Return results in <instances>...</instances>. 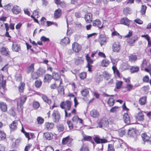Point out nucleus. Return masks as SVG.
I'll return each instance as SVG.
<instances>
[{"label":"nucleus","instance_id":"obj_1","mask_svg":"<svg viewBox=\"0 0 151 151\" xmlns=\"http://www.w3.org/2000/svg\"><path fill=\"white\" fill-rule=\"evenodd\" d=\"M52 117L54 122L58 123L60 119L59 113L57 110H54L52 114Z\"/></svg>","mask_w":151,"mask_h":151},{"label":"nucleus","instance_id":"obj_2","mask_svg":"<svg viewBox=\"0 0 151 151\" xmlns=\"http://www.w3.org/2000/svg\"><path fill=\"white\" fill-rule=\"evenodd\" d=\"M27 99V97L26 96H24L22 97L21 98L20 102H17V106L18 107H19L21 110H22L23 109V105Z\"/></svg>","mask_w":151,"mask_h":151},{"label":"nucleus","instance_id":"obj_3","mask_svg":"<svg viewBox=\"0 0 151 151\" xmlns=\"http://www.w3.org/2000/svg\"><path fill=\"white\" fill-rule=\"evenodd\" d=\"M107 39L104 34H100L99 36V41L101 46L106 43L107 42Z\"/></svg>","mask_w":151,"mask_h":151},{"label":"nucleus","instance_id":"obj_4","mask_svg":"<svg viewBox=\"0 0 151 151\" xmlns=\"http://www.w3.org/2000/svg\"><path fill=\"white\" fill-rule=\"evenodd\" d=\"M93 139L97 144L105 143L107 142V139H105L100 138L99 136H96L93 138Z\"/></svg>","mask_w":151,"mask_h":151},{"label":"nucleus","instance_id":"obj_5","mask_svg":"<svg viewBox=\"0 0 151 151\" xmlns=\"http://www.w3.org/2000/svg\"><path fill=\"white\" fill-rule=\"evenodd\" d=\"M73 50L76 52H78L81 50V46L77 43H74L72 45Z\"/></svg>","mask_w":151,"mask_h":151},{"label":"nucleus","instance_id":"obj_6","mask_svg":"<svg viewBox=\"0 0 151 151\" xmlns=\"http://www.w3.org/2000/svg\"><path fill=\"white\" fill-rule=\"evenodd\" d=\"M109 122L108 119L105 118H103L99 123V126L100 127H106L108 125Z\"/></svg>","mask_w":151,"mask_h":151},{"label":"nucleus","instance_id":"obj_7","mask_svg":"<svg viewBox=\"0 0 151 151\" xmlns=\"http://www.w3.org/2000/svg\"><path fill=\"white\" fill-rule=\"evenodd\" d=\"M85 19L87 23H90L92 21V14L91 13H88L85 16Z\"/></svg>","mask_w":151,"mask_h":151},{"label":"nucleus","instance_id":"obj_8","mask_svg":"<svg viewBox=\"0 0 151 151\" xmlns=\"http://www.w3.org/2000/svg\"><path fill=\"white\" fill-rule=\"evenodd\" d=\"M17 121H13L11 124L9 125L10 131L12 132L16 130L17 128Z\"/></svg>","mask_w":151,"mask_h":151},{"label":"nucleus","instance_id":"obj_9","mask_svg":"<svg viewBox=\"0 0 151 151\" xmlns=\"http://www.w3.org/2000/svg\"><path fill=\"white\" fill-rule=\"evenodd\" d=\"M123 119L126 124H129L130 123V117L128 114L125 113L123 116Z\"/></svg>","mask_w":151,"mask_h":151},{"label":"nucleus","instance_id":"obj_10","mask_svg":"<svg viewBox=\"0 0 151 151\" xmlns=\"http://www.w3.org/2000/svg\"><path fill=\"white\" fill-rule=\"evenodd\" d=\"M130 22L131 21L128 19L127 17L122 18L120 21L121 24L128 26L130 24Z\"/></svg>","mask_w":151,"mask_h":151},{"label":"nucleus","instance_id":"obj_11","mask_svg":"<svg viewBox=\"0 0 151 151\" xmlns=\"http://www.w3.org/2000/svg\"><path fill=\"white\" fill-rule=\"evenodd\" d=\"M12 12L14 14H18L21 12V9L20 7L17 5L14 6L12 9Z\"/></svg>","mask_w":151,"mask_h":151},{"label":"nucleus","instance_id":"obj_12","mask_svg":"<svg viewBox=\"0 0 151 151\" xmlns=\"http://www.w3.org/2000/svg\"><path fill=\"white\" fill-rule=\"evenodd\" d=\"M7 106L6 104L4 102H0V109L1 111L4 112H5L7 111Z\"/></svg>","mask_w":151,"mask_h":151},{"label":"nucleus","instance_id":"obj_13","mask_svg":"<svg viewBox=\"0 0 151 151\" xmlns=\"http://www.w3.org/2000/svg\"><path fill=\"white\" fill-rule=\"evenodd\" d=\"M113 50L114 52H118L120 50V47L119 42H115L113 45Z\"/></svg>","mask_w":151,"mask_h":151},{"label":"nucleus","instance_id":"obj_14","mask_svg":"<svg viewBox=\"0 0 151 151\" xmlns=\"http://www.w3.org/2000/svg\"><path fill=\"white\" fill-rule=\"evenodd\" d=\"M12 48L13 51L17 52L19 51L21 49L20 45L16 42L13 43Z\"/></svg>","mask_w":151,"mask_h":151},{"label":"nucleus","instance_id":"obj_15","mask_svg":"<svg viewBox=\"0 0 151 151\" xmlns=\"http://www.w3.org/2000/svg\"><path fill=\"white\" fill-rule=\"evenodd\" d=\"M147 61L146 59L143 60L141 65L142 70H145L146 71L149 72V70L146 68Z\"/></svg>","mask_w":151,"mask_h":151},{"label":"nucleus","instance_id":"obj_16","mask_svg":"<svg viewBox=\"0 0 151 151\" xmlns=\"http://www.w3.org/2000/svg\"><path fill=\"white\" fill-rule=\"evenodd\" d=\"M101 24V22L98 19H96L94 20L93 22V25L94 26H96L99 28L101 29L102 28L103 25L100 26Z\"/></svg>","mask_w":151,"mask_h":151},{"label":"nucleus","instance_id":"obj_17","mask_svg":"<svg viewBox=\"0 0 151 151\" xmlns=\"http://www.w3.org/2000/svg\"><path fill=\"white\" fill-rule=\"evenodd\" d=\"M62 11L60 9L55 10L54 13V17L55 19L59 18L61 15Z\"/></svg>","mask_w":151,"mask_h":151},{"label":"nucleus","instance_id":"obj_18","mask_svg":"<svg viewBox=\"0 0 151 151\" xmlns=\"http://www.w3.org/2000/svg\"><path fill=\"white\" fill-rule=\"evenodd\" d=\"M45 126L47 130H50L52 129L54 126V124L52 123L46 122L45 124Z\"/></svg>","mask_w":151,"mask_h":151},{"label":"nucleus","instance_id":"obj_19","mask_svg":"<svg viewBox=\"0 0 151 151\" xmlns=\"http://www.w3.org/2000/svg\"><path fill=\"white\" fill-rule=\"evenodd\" d=\"M90 114L91 116L96 118L98 117L99 116V114L96 110H93L90 112Z\"/></svg>","mask_w":151,"mask_h":151},{"label":"nucleus","instance_id":"obj_20","mask_svg":"<svg viewBox=\"0 0 151 151\" xmlns=\"http://www.w3.org/2000/svg\"><path fill=\"white\" fill-rule=\"evenodd\" d=\"M52 78V77L51 75L48 74H46L44 76V82L49 83Z\"/></svg>","mask_w":151,"mask_h":151},{"label":"nucleus","instance_id":"obj_21","mask_svg":"<svg viewBox=\"0 0 151 151\" xmlns=\"http://www.w3.org/2000/svg\"><path fill=\"white\" fill-rule=\"evenodd\" d=\"M110 63V61L107 59H104L101 63V65L102 67H107Z\"/></svg>","mask_w":151,"mask_h":151},{"label":"nucleus","instance_id":"obj_22","mask_svg":"<svg viewBox=\"0 0 151 151\" xmlns=\"http://www.w3.org/2000/svg\"><path fill=\"white\" fill-rule=\"evenodd\" d=\"M137 118L138 120L140 121H142L144 120V115L142 112L140 111L138 113Z\"/></svg>","mask_w":151,"mask_h":151},{"label":"nucleus","instance_id":"obj_23","mask_svg":"<svg viewBox=\"0 0 151 151\" xmlns=\"http://www.w3.org/2000/svg\"><path fill=\"white\" fill-rule=\"evenodd\" d=\"M7 49L4 47H2L1 49V52L2 55L7 56L9 55V52L7 50Z\"/></svg>","mask_w":151,"mask_h":151},{"label":"nucleus","instance_id":"obj_24","mask_svg":"<svg viewBox=\"0 0 151 151\" xmlns=\"http://www.w3.org/2000/svg\"><path fill=\"white\" fill-rule=\"evenodd\" d=\"M132 12L131 9L129 7H126L123 10V13L126 15L130 14Z\"/></svg>","mask_w":151,"mask_h":151},{"label":"nucleus","instance_id":"obj_25","mask_svg":"<svg viewBox=\"0 0 151 151\" xmlns=\"http://www.w3.org/2000/svg\"><path fill=\"white\" fill-rule=\"evenodd\" d=\"M34 63H32L27 68L26 70V72L27 73H29L31 72H33L34 70Z\"/></svg>","mask_w":151,"mask_h":151},{"label":"nucleus","instance_id":"obj_26","mask_svg":"<svg viewBox=\"0 0 151 151\" xmlns=\"http://www.w3.org/2000/svg\"><path fill=\"white\" fill-rule=\"evenodd\" d=\"M52 74V78L55 80L61 79L60 78V75L59 73H53Z\"/></svg>","mask_w":151,"mask_h":151},{"label":"nucleus","instance_id":"obj_27","mask_svg":"<svg viewBox=\"0 0 151 151\" xmlns=\"http://www.w3.org/2000/svg\"><path fill=\"white\" fill-rule=\"evenodd\" d=\"M147 98L146 96H143L139 100V103L141 105H144L145 104Z\"/></svg>","mask_w":151,"mask_h":151},{"label":"nucleus","instance_id":"obj_28","mask_svg":"<svg viewBox=\"0 0 151 151\" xmlns=\"http://www.w3.org/2000/svg\"><path fill=\"white\" fill-rule=\"evenodd\" d=\"M60 106L62 109H65V116L66 117V102L62 101L60 104Z\"/></svg>","mask_w":151,"mask_h":151},{"label":"nucleus","instance_id":"obj_29","mask_svg":"<svg viewBox=\"0 0 151 151\" xmlns=\"http://www.w3.org/2000/svg\"><path fill=\"white\" fill-rule=\"evenodd\" d=\"M24 86V83L22 82H21L20 85L18 86L19 91L20 93H22L23 92Z\"/></svg>","mask_w":151,"mask_h":151},{"label":"nucleus","instance_id":"obj_30","mask_svg":"<svg viewBox=\"0 0 151 151\" xmlns=\"http://www.w3.org/2000/svg\"><path fill=\"white\" fill-rule=\"evenodd\" d=\"M42 98L45 102L50 105L51 103V100L48 99L47 97L45 95H43Z\"/></svg>","mask_w":151,"mask_h":151},{"label":"nucleus","instance_id":"obj_31","mask_svg":"<svg viewBox=\"0 0 151 151\" xmlns=\"http://www.w3.org/2000/svg\"><path fill=\"white\" fill-rule=\"evenodd\" d=\"M115 100L113 98H110L109 99L107 103L109 105V106H112L114 104Z\"/></svg>","mask_w":151,"mask_h":151},{"label":"nucleus","instance_id":"obj_32","mask_svg":"<svg viewBox=\"0 0 151 151\" xmlns=\"http://www.w3.org/2000/svg\"><path fill=\"white\" fill-rule=\"evenodd\" d=\"M83 62V60L81 57H78L76 58L75 63L77 65Z\"/></svg>","mask_w":151,"mask_h":151},{"label":"nucleus","instance_id":"obj_33","mask_svg":"<svg viewBox=\"0 0 151 151\" xmlns=\"http://www.w3.org/2000/svg\"><path fill=\"white\" fill-rule=\"evenodd\" d=\"M14 110V108L12 107L9 110L8 112V113L10 115L13 117H14L15 116V112Z\"/></svg>","mask_w":151,"mask_h":151},{"label":"nucleus","instance_id":"obj_34","mask_svg":"<svg viewBox=\"0 0 151 151\" xmlns=\"http://www.w3.org/2000/svg\"><path fill=\"white\" fill-rule=\"evenodd\" d=\"M73 139L69 137H67V144L68 146H70L72 144V142Z\"/></svg>","mask_w":151,"mask_h":151},{"label":"nucleus","instance_id":"obj_35","mask_svg":"<svg viewBox=\"0 0 151 151\" xmlns=\"http://www.w3.org/2000/svg\"><path fill=\"white\" fill-rule=\"evenodd\" d=\"M147 8V7L145 5H142V6L141 9L140 11L142 15H144L145 14Z\"/></svg>","mask_w":151,"mask_h":151},{"label":"nucleus","instance_id":"obj_36","mask_svg":"<svg viewBox=\"0 0 151 151\" xmlns=\"http://www.w3.org/2000/svg\"><path fill=\"white\" fill-rule=\"evenodd\" d=\"M37 72L40 76L45 73V70L43 69L40 68H39Z\"/></svg>","mask_w":151,"mask_h":151},{"label":"nucleus","instance_id":"obj_37","mask_svg":"<svg viewBox=\"0 0 151 151\" xmlns=\"http://www.w3.org/2000/svg\"><path fill=\"white\" fill-rule=\"evenodd\" d=\"M32 106L35 109H37L39 107L40 105L38 101H34L33 103Z\"/></svg>","mask_w":151,"mask_h":151},{"label":"nucleus","instance_id":"obj_38","mask_svg":"<svg viewBox=\"0 0 151 151\" xmlns=\"http://www.w3.org/2000/svg\"><path fill=\"white\" fill-rule=\"evenodd\" d=\"M39 75L38 74L37 72H32L31 74V77L32 79H35L38 78L39 76Z\"/></svg>","mask_w":151,"mask_h":151},{"label":"nucleus","instance_id":"obj_39","mask_svg":"<svg viewBox=\"0 0 151 151\" xmlns=\"http://www.w3.org/2000/svg\"><path fill=\"white\" fill-rule=\"evenodd\" d=\"M86 59L88 62L87 65H91L94 61V60L91 58V57H86Z\"/></svg>","mask_w":151,"mask_h":151},{"label":"nucleus","instance_id":"obj_40","mask_svg":"<svg viewBox=\"0 0 151 151\" xmlns=\"http://www.w3.org/2000/svg\"><path fill=\"white\" fill-rule=\"evenodd\" d=\"M44 135L46 139L48 140H50L52 139L51 134L49 132H46L44 134Z\"/></svg>","mask_w":151,"mask_h":151},{"label":"nucleus","instance_id":"obj_41","mask_svg":"<svg viewBox=\"0 0 151 151\" xmlns=\"http://www.w3.org/2000/svg\"><path fill=\"white\" fill-rule=\"evenodd\" d=\"M81 93L82 96H86L88 94L89 91L86 89H84L82 90Z\"/></svg>","mask_w":151,"mask_h":151},{"label":"nucleus","instance_id":"obj_42","mask_svg":"<svg viewBox=\"0 0 151 151\" xmlns=\"http://www.w3.org/2000/svg\"><path fill=\"white\" fill-rule=\"evenodd\" d=\"M40 40L43 42H48L50 41V40L48 38H47L45 36H42L40 38Z\"/></svg>","mask_w":151,"mask_h":151},{"label":"nucleus","instance_id":"obj_43","mask_svg":"<svg viewBox=\"0 0 151 151\" xmlns=\"http://www.w3.org/2000/svg\"><path fill=\"white\" fill-rule=\"evenodd\" d=\"M119 107L118 106H114L110 110V112L111 113H114L118 111H119Z\"/></svg>","mask_w":151,"mask_h":151},{"label":"nucleus","instance_id":"obj_44","mask_svg":"<svg viewBox=\"0 0 151 151\" xmlns=\"http://www.w3.org/2000/svg\"><path fill=\"white\" fill-rule=\"evenodd\" d=\"M37 122L38 124H41L43 123L44 121V119L41 117H38L37 119Z\"/></svg>","mask_w":151,"mask_h":151},{"label":"nucleus","instance_id":"obj_45","mask_svg":"<svg viewBox=\"0 0 151 151\" xmlns=\"http://www.w3.org/2000/svg\"><path fill=\"white\" fill-rule=\"evenodd\" d=\"M141 136L144 142H145L146 141H147L149 139V137L145 133L142 134Z\"/></svg>","mask_w":151,"mask_h":151},{"label":"nucleus","instance_id":"obj_46","mask_svg":"<svg viewBox=\"0 0 151 151\" xmlns=\"http://www.w3.org/2000/svg\"><path fill=\"white\" fill-rule=\"evenodd\" d=\"M42 84V81H40L37 80L35 81V86L38 88H40Z\"/></svg>","mask_w":151,"mask_h":151},{"label":"nucleus","instance_id":"obj_47","mask_svg":"<svg viewBox=\"0 0 151 151\" xmlns=\"http://www.w3.org/2000/svg\"><path fill=\"white\" fill-rule=\"evenodd\" d=\"M122 84V81H118L116 83V88L117 89H119L121 87Z\"/></svg>","mask_w":151,"mask_h":151},{"label":"nucleus","instance_id":"obj_48","mask_svg":"<svg viewBox=\"0 0 151 151\" xmlns=\"http://www.w3.org/2000/svg\"><path fill=\"white\" fill-rule=\"evenodd\" d=\"M139 68L137 67H132L131 68V72L132 73H134L137 72Z\"/></svg>","mask_w":151,"mask_h":151},{"label":"nucleus","instance_id":"obj_49","mask_svg":"<svg viewBox=\"0 0 151 151\" xmlns=\"http://www.w3.org/2000/svg\"><path fill=\"white\" fill-rule=\"evenodd\" d=\"M135 134V132L134 129L132 128L131 129H128V134L130 136H132Z\"/></svg>","mask_w":151,"mask_h":151},{"label":"nucleus","instance_id":"obj_50","mask_svg":"<svg viewBox=\"0 0 151 151\" xmlns=\"http://www.w3.org/2000/svg\"><path fill=\"white\" fill-rule=\"evenodd\" d=\"M6 138V134L3 132L0 131V140H3Z\"/></svg>","mask_w":151,"mask_h":151},{"label":"nucleus","instance_id":"obj_51","mask_svg":"<svg viewBox=\"0 0 151 151\" xmlns=\"http://www.w3.org/2000/svg\"><path fill=\"white\" fill-rule=\"evenodd\" d=\"M55 84L57 87L60 86V85L62 83V79H59L58 80H55Z\"/></svg>","mask_w":151,"mask_h":151},{"label":"nucleus","instance_id":"obj_52","mask_svg":"<svg viewBox=\"0 0 151 151\" xmlns=\"http://www.w3.org/2000/svg\"><path fill=\"white\" fill-rule=\"evenodd\" d=\"M108 151H115L113 145L112 144H109L108 148Z\"/></svg>","mask_w":151,"mask_h":151},{"label":"nucleus","instance_id":"obj_53","mask_svg":"<svg viewBox=\"0 0 151 151\" xmlns=\"http://www.w3.org/2000/svg\"><path fill=\"white\" fill-rule=\"evenodd\" d=\"M126 88L127 89V90L129 91H131L132 88L133 87V86L131 84H128L126 86Z\"/></svg>","mask_w":151,"mask_h":151},{"label":"nucleus","instance_id":"obj_54","mask_svg":"<svg viewBox=\"0 0 151 151\" xmlns=\"http://www.w3.org/2000/svg\"><path fill=\"white\" fill-rule=\"evenodd\" d=\"M60 44L64 46H65L66 45V37H65L63 39L61 40L60 42Z\"/></svg>","mask_w":151,"mask_h":151},{"label":"nucleus","instance_id":"obj_55","mask_svg":"<svg viewBox=\"0 0 151 151\" xmlns=\"http://www.w3.org/2000/svg\"><path fill=\"white\" fill-rule=\"evenodd\" d=\"M57 128L58 130L60 132L62 131L64 129L63 125L62 124L58 125L57 126Z\"/></svg>","mask_w":151,"mask_h":151},{"label":"nucleus","instance_id":"obj_56","mask_svg":"<svg viewBox=\"0 0 151 151\" xmlns=\"http://www.w3.org/2000/svg\"><path fill=\"white\" fill-rule=\"evenodd\" d=\"M80 151H89V150L86 145H83L81 148Z\"/></svg>","mask_w":151,"mask_h":151},{"label":"nucleus","instance_id":"obj_57","mask_svg":"<svg viewBox=\"0 0 151 151\" xmlns=\"http://www.w3.org/2000/svg\"><path fill=\"white\" fill-rule=\"evenodd\" d=\"M79 76L81 79H83L85 78L86 76V73L85 72H82L80 74Z\"/></svg>","mask_w":151,"mask_h":151},{"label":"nucleus","instance_id":"obj_58","mask_svg":"<svg viewBox=\"0 0 151 151\" xmlns=\"http://www.w3.org/2000/svg\"><path fill=\"white\" fill-rule=\"evenodd\" d=\"M16 81L18 82L20 81L22 79V77L21 74H19L17 75L16 76Z\"/></svg>","mask_w":151,"mask_h":151},{"label":"nucleus","instance_id":"obj_59","mask_svg":"<svg viewBox=\"0 0 151 151\" xmlns=\"http://www.w3.org/2000/svg\"><path fill=\"white\" fill-rule=\"evenodd\" d=\"M129 66L127 63H124L122 64V68L123 70H126L128 69Z\"/></svg>","mask_w":151,"mask_h":151},{"label":"nucleus","instance_id":"obj_60","mask_svg":"<svg viewBox=\"0 0 151 151\" xmlns=\"http://www.w3.org/2000/svg\"><path fill=\"white\" fill-rule=\"evenodd\" d=\"M142 80L144 82H148L149 80V77L147 76H146L143 77Z\"/></svg>","mask_w":151,"mask_h":151},{"label":"nucleus","instance_id":"obj_61","mask_svg":"<svg viewBox=\"0 0 151 151\" xmlns=\"http://www.w3.org/2000/svg\"><path fill=\"white\" fill-rule=\"evenodd\" d=\"M46 20V19L44 17H42L41 19V25L43 26L45 24V22Z\"/></svg>","mask_w":151,"mask_h":151},{"label":"nucleus","instance_id":"obj_62","mask_svg":"<svg viewBox=\"0 0 151 151\" xmlns=\"http://www.w3.org/2000/svg\"><path fill=\"white\" fill-rule=\"evenodd\" d=\"M58 91L59 93L61 94H64L65 93L63 87L59 88Z\"/></svg>","mask_w":151,"mask_h":151},{"label":"nucleus","instance_id":"obj_63","mask_svg":"<svg viewBox=\"0 0 151 151\" xmlns=\"http://www.w3.org/2000/svg\"><path fill=\"white\" fill-rule=\"evenodd\" d=\"M71 102L67 101V109L69 110L71 108Z\"/></svg>","mask_w":151,"mask_h":151},{"label":"nucleus","instance_id":"obj_64","mask_svg":"<svg viewBox=\"0 0 151 151\" xmlns=\"http://www.w3.org/2000/svg\"><path fill=\"white\" fill-rule=\"evenodd\" d=\"M111 62L114 65H116L118 61V59L116 58V59H114L113 58H111Z\"/></svg>","mask_w":151,"mask_h":151}]
</instances>
